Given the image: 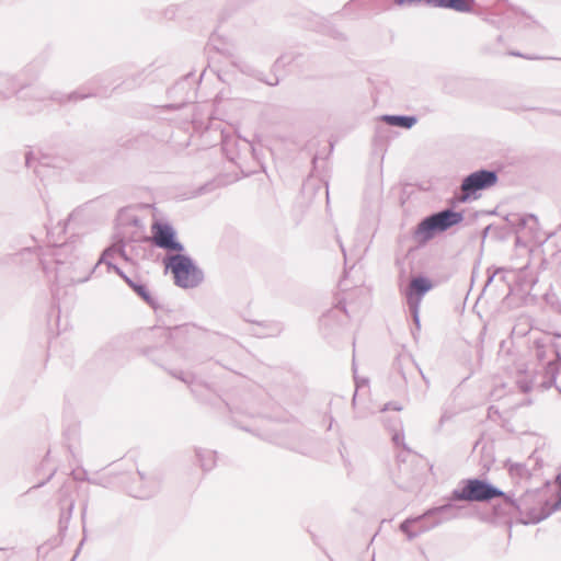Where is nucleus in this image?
Returning <instances> with one entry per match:
<instances>
[{
	"label": "nucleus",
	"instance_id": "obj_34",
	"mask_svg": "<svg viewBox=\"0 0 561 561\" xmlns=\"http://www.w3.org/2000/svg\"><path fill=\"white\" fill-rule=\"evenodd\" d=\"M550 113L556 114V115H561V112L556 111V110H551Z\"/></svg>",
	"mask_w": 561,
	"mask_h": 561
},
{
	"label": "nucleus",
	"instance_id": "obj_14",
	"mask_svg": "<svg viewBox=\"0 0 561 561\" xmlns=\"http://www.w3.org/2000/svg\"><path fill=\"white\" fill-rule=\"evenodd\" d=\"M541 501L542 502H539L537 512L534 517L528 519V523H531L533 525L542 522L556 511L561 510V492H558L556 499L551 501L547 497L546 492L542 490Z\"/></svg>",
	"mask_w": 561,
	"mask_h": 561
},
{
	"label": "nucleus",
	"instance_id": "obj_28",
	"mask_svg": "<svg viewBox=\"0 0 561 561\" xmlns=\"http://www.w3.org/2000/svg\"><path fill=\"white\" fill-rule=\"evenodd\" d=\"M500 271H502V268H499V270H496L495 272H493V273H491V274H490V270H488V274H489V275H488V279H486L485 286L490 285V284L493 282V279H494V277H495L496 273H497V272H500Z\"/></svg>",
	"mask_w": 561,
	"mask_h": 561
},
{
	"label": "nucleus",
	"instance_id": "obj_9",
	"mask_svg": "<svg viewBox=\"0 0 561 561\" xmlns=\"http://www.w3.org/2000/svg\"><path fill=\"white\" fill-rule=\"evenodd\" d=\"M151 234L153 243L159 248L179 252L183 250L182 244L175 240L174 229L165 222H153Z\"/></svg>",
	"mask_w": 561,
	"mask_h": 561
},
{
	"label": "nucleus",
	"instance_id": "obj_22",
	"mask_svg": "<svg viewBox=\"0 0 561 561\" xmlns=\"http://www.w3.org/2000/svg\"><path fill=\"white\" fill-rule=\"evenodd\" d=\"M435 0H393V3L398 7H412L416 4H424L430 8H434Z\"/></svg>",
	"mask_w": 561,
	"mask_h": 561
},
{
	"label": "nucleus",
	"instance_id": "obj_23",
	"mask_svg": "<svg viewBox=\"0 0 561 561\" xmlns=\"http://www.w3.org/2000/svg\"><path fill=\"white\" fill-rule=\"evenodd\" d=\"M504 228L494 227L493 225L486 226L482 231V239L484 240L490 231H494V234L499 239H505Z\"/></svg>",
	"mask_w": 561,
	"mask_h": 561
},
{
	"label": "nucleus",
	"instance_id": "obj_37",
	"mask_svg": "<svg viewBox=\"0 0 561 561\" xmlns=\"http://www.w3.org/2000/svg\"><path fill=\"white\" fill-rule=\"evenodd\" d=\"M400 374H401L402 378L405 379V375L402 371H400Z\"/></svg>",
	"mask_w": 561,
	"mask_h": 561
},
{
	"label": "nucleus",
	"instance_id": "obj_29",
	"mask_svg": "<svg viewBox=\"0 0 561 561\" xmlns=\"http://www.w3.org/2000/svg\"><path fill=\"white\" fill-rule=\"evenodd\" d=\"M510 55L512 56H516V57H523V58H526V59H540V57H530V56H525L523 55L522 53L519 51H511Z\"/></svg>",
	"mask_w": 561,
	"mask_h": 561
},
{
	"label": "nucleus",
	"instance_id": "obj_33",
	"mask_svg": "<svg viewBox=\"0 0 561 561\" xmlns=\"http://www.w3.org/2000/svg\"><path fill=\"white\" fill-rule=\"evenodd\" d=\"M135 288H136V290H137L140 295H144V293H142L144 288H142V287H135Z\"/></svg>",
	"mask_w": 561,
	"mask_h": 561
},
{
	"label": "nucleus",
	"instance_id": "obj_17",
	"mask_svg": "<svg viewBox=\"0 0 561 561\" xmlns=\"http://www.w3.org/2000/svg\"><path fill=\"white\" fill-rule=\"evenodd\" d=\"M476 0H435L434 8L449 9L460 13L473 11Z\"/></svg>",
	"mask_w": 561,
	"mask_h": 561
},
{
	"label": "nucleus",
	"instance_id": "obj_25",
	"mask_svg": "<svg viewBox=\"0 0 561 561\" xmlns=\"http://www.w3.org/2000/svg\"><path fill=\"white\" fill-rule=\"evenodd\" d=\"M409 311L411 313L415 331L419 332L421 330L420 308H416V309L415 308H409Z\"/></svg>",
	"mask_w": 561,
	"mask_h": 561
},
{
	"label": "nucleus",
	"instance_id": "obj_7",
	"mask_svg": "<svg viewBox=\"0 0 561 561\" xmlns=\"http://www.w3.org/2000/svg\"><path fill=\"white\" fill-rule=\"evenodd\" d=\"M434 288L433 280L425 275L413 276L409 284L401 289L408 308H420L424 296Z\"/></svg>",
	"mask_w": 561,
	"mask_h": 561
},
{
	"label": "nucleus",
	"instance_id": "obj_24",
	"mask_svg": "<svg viewBox=\"0 0 561 561\" xmlns=\"http://www.w3.org/2000/svg\"><path fill=\"white\" fill-rule=\"evenodd\" d=\"M286 446L291 449V450H295V451H298L300 454H308L309 453V447L305 444H294L290 442L289 437H287V440H286Z\"/></svg>",
	"mask_w": 561,
	"mask_h": 561
},
{
	"label": "nucleus",
	"instance_id": "obj_2",
	"mask_svg": "<svg viewBox=\"0 0 561 561\" xmlns=\"http://www.w3.org/2000/svg\"><path fill=\"white\" fill-rule=\"evenodd\" d=\"M499 495H504L496 485L492 484L486 479L468 478L462 479L458 488L453 490V500H460L461 502H479L485 503L497 499Z\"/></svg>",
	"mask_w": 561,
	"mask_h": 561
},
{
	"label": "nucleus",
	"instance_id": "obj_19",
	"mask_svg": "<svg viewBox=\"0 0 561 561\" xmlns=\"http://www.w3.org/2000/svg\"><path fill=\"white\" fill-rule=\"evenodd\" d=\"M506 467L514 479L529 480L531 477L530 470L524 463L507 461Z\"/></svg>",
	"mask_w": 561,
	"mask_h": 561
},
{
	"label": "nucleus",
	"instance_id": "obj_5",
	"mask_svg": "<svg viewBox=\"0 0 561 561\" xmlns=\"http://www.w3.org/2000/svg\"><path fill=\"white\" fill-rule=\"evenodd\" d=\"M460 500H453V491L446 497V503L434 506L425 511L420 519L423 518H432V523L424 527L423 529H433L436 526L449 522L453 519H457L461 516L462 506L459 505Z\"/></svg>",
	"mask_w": 561,
	"mask_h": 561
},
{
	"label": "nucleus",
	"instance_id": "obj_36",
	"mask_svg": "<svg viewBox=\"0 0 561 561\" xmlns=\"http://www.w3.org/2000/svg\"><path fill=\"white\" fill-rule=\"evenodd\" d=\"M557 481L560 482V484H561V474L557 476Z\"/></svg>",
	"mask_w": 561,
	"mask_h": 561
},
{
	"label": "nucleus",
	"instance_id": "obj_31",
	"mask_svg": "<svg viewBox=\"0 0 561 561\" xmlns=\"http://www.w3.org/2000/svg\"><path fill=\"white\" fill-rule=\"evenodd\" d=\"M355 2H356V0H352V1L347 2V3L345 4V7H344V10H348V9H351V8H352V5H353V4H355Z\"/></svg>",
	"mask_w": 561,
	"mask_h": 561
},
{
	"label": "nucleus",
	"instance_id": "obj_18",
	"mask_svg": "<svg viewBox=\"0 0 561 561\" xmlns=\"http://www.w3.org/2000/svg\"><path fill=\"white\" fill-rule=\"evenodd\" d=\"M380 119L389 126L401 127L404 129H411L417 123V117L415 115L385 114Z\"/></svg>",
	"mask_w": 561,
	"mask_h": 561
},
{
	"label": "nucleus",
	"instance_id": "obj_38",
	"mask_svg": "<svg viewBox=\"0 0 561 561\" xmlns=\"http://www.w3.org/2000/svg\"><path fill=\"white\" fill-rule=\"evenodd\" d=\"M312 541H313L314 543H317V540H316V537H314V536H312Z\"/></svg>",
	"mask_w": 561,
	"mask_h": 561
},
{
	"label": "nucleus",
	"instance_id": "obj_3",
	"mask_svg": "<svg viewBox=\"0 0 561 561\" xmlns=\"http://www.w3.org/2000/svg\"><path fill=\"white\" fill-rule=\"evenodd\" d=\"M164 265L171 272L174 284L182 288H194L204 279L203 271L187 255L174 254L164 259Z\"/></svg>",
	"mask_w": 561,
	"mask_h": 561
},
{
	"label": "nucleus",
	"instance_id": "obj_15",
	"mask_svg": "<svg viewBox=\"0 0 561 561\" xmlns=\"http://www.w3.org/2000/svg\"><path fill=\"white\" fill-rule=\"evenodd\" d=\"M454 206L451 204V207L433 213L442 233L461 224L465 219L463 211L454 210Z\"/></svg>",
	"mask_w": 561,
	"mask_h": 561
},
{
	"label": "nucleus",
	"instance_id": "obj_1",
	"mask_svg": "<svg viewBox=\"0 0 561 561\" xmlns=\"http://www.w3.org/2000/svg\"><path fill=\"white\" fill-rule=\"evenodd\" d=\"M533 350L543 368L540 386L545 389L553 386L561 393V382L558 380L561 366V335L543 334L534 340Z\"/></svg>",
	"mask_w": 561,
	"mask_h": 561
},
{
	"label": "nucleus",
	"instance_id": "obj_4",
	"mask_svg": "<svg viewBox=\"0 0 561 561\" xmlns=\"http://www.w3.org/2000/svg\"><path fill=\"white\" fill-rule=\"evenodd\" d=\"M499 181L495 170L479 169L465 176L460 184V192L455 193L453 205L468 203L480 197L479 192L494 186Z\"/></svg>",
	"mask_w": 561,
	"mask_h": 561
},
{
	"label": "nucleus",
	"instance_id": "obj_35",
	"mask_svg": "<svg viewBox=\"0 0 561 561\" xmlns=\"http://www.w3.org/2000/svg\"><path fill=\"white\" fill-rule=\"evenodd\" d=\"M356 396H357V391H355V393L353 394V404L355 403Z\"/></svg>",
	"mask_w": 561,
	"mask_h": 561
},
{
	"label": "nucleus",
	"instance_id": "obj_20",
	"mask_svg": "<svg viewBox=\"0 0 561 561\" xmlns=\"http://www.w3.org/2000/svg\"><path fill=\"white\" fill-rule=\"evenodd\" d=\"M394 423L396 424L393 425L391 433L392 443L396 446H402L404 449H408L407 445L404 444V434L400 417H394Z\"/></svg>",
	"mask_w": 561,
	"mask_h": 561
},
{
	"label": "nucleus",
	"instance_id": "obj_21",
	"mask_svg": "<svg viewBox=\"0 0 561 561\" xmlns=\"http://www.w3.org/2000/svg\"><path fill=\"white\" fill-rule=\"evenodd\" d=\"M516 9L508 5L507 2L504 0L501 1L495 9V14H502L504 16L502 20V24L507 26L511 25V23L505 20L511 19L513 15H516Z\"/></svg>",
	"mask_w": 561,
	"mask_h": 561
},
{
	"label": "nucleus",
	"instance_id": "obj_16",
	"mask_svg": "<svg viewBox=\"0 0 561 561\" xmlns=\"http://www.w3.org/2000/svg\"><path fill=\"white\" fill-rule=\"evenodd\" d=\"M421 515L404 519L399 529L407 536L408 540H413L421 534L428 531L430 529H423L432 523V518L420 519Z\"/></svg>",
	"mask_w": 561,
	"mask_h": 561
},
{
	"label": "nucleus",
	"instance_id": "obj_13",
	"mask_svg": "<svg viewBox=\"0 0 561 561\" xmlns=\"http://www.w3.org/2000/svg\"><path fill=\"white\" fill-rule=\"evenodd\" d=\"M504 219L506 222L505 227H503L505 238L510 233H515L516 234V244H518L520 241L518 232L520 230L525 229L529 221L534 222V225L538 224L537 217L533 214L522 215V214L513 213V214L506 215Z\"/></svg>",
	"mask_w": 561,
	"mask_h": 561
},
{
	"label": "nucleus",
	"instance_id": "obj_26",
	"mask_svg": "<svg viewBox=\"0 0 561 561\" xmlns=\"http://www.w3.org/2000/svg\"><path fill=\"white\" fill-rule=\"evenodd\" d=\"M403 408L400 403L396 402V401H390L388 403H386L383 405V408L381 409L382 412L385 411H388V410H393V411H401Z\"/></svg>",
	"mask_w": 561,
	"mask_h": 561
},
{
	"label": "nucleus",
	"instance_id": "obj_8",
	"mask_svg": "<svg viewBox=\"0 0 561 561\" xmlns=\"http://www.w3.org/2000/svg\"><path fill=\"white\" fill-rule=\"evenodd\" d=\"M283 392L289 403H301L307 393L304 376L291 368L286 369L283 374Z\"/></svg>",
	"mask_w": 561,
	"mask_h": 561
},
{
	"label": "nucleus",
	"instance_id": "obj_12",
	"mask_svg": "<svg viewBox=\"0 0 561 561\" xmlns=\"http://www.w3.org/2000/svg\"><path fill=\"white\" fill-rule=\"evenodd\" d=\"M442 233L433 213L422 218L413 230V239L419 245H425Z\"/></svg>",
	"mask_w": 561,
	"mask_h": 561
},
{
	"label": "nucleus",
	"instance_id": "obj_30",
	"mask_svg": "<svg viewBox=\"0 0 561 561\" xmlns=\"http://www.w3.org/2000/svg\"><path fill=\"white\" fill-rule=\"evenodd\" d=\"M336 240H337V242H339V244H340V248H341V251H342L343 255L345 256V255H346V252H345V249H344V247H343V243H342L341 239L337 237V238H336Z\"/></svg>",
	"mask_w": 561,
	"mask_h": 561
},
{
	"label": "nucleus",
	"instance_id": "obj_10",
	"mask_svg": "<svg viewBox=\"0 0 561 561\" xmlns=\"http://www.w3.org/2000/svg\"><path fill=\"white\" fill-rule=\"evenodd\" d=\"M347 318L345 306L340 304L325 311L319 319V327L324 337L335 334Z\"/></svg>",
	"mask_w": 561,
	"mask_h": 561
},
{
	"label": "nucleus",
	"instance_id": "obj_6",
	"mask_svg": "<svg viewBox=\"0 0 561 561\" xmlns=\"http://www.w3.org/2000/svg\"><path fill=\"white\" fill-rule=\"evenodd\" d=\"M499 501L492 505V522L505 524L510 527L513 523H525L519 517V508L514 493H505L497 496Z\"/></svg>",
	"mask_w": 561,
	"mask_h": 561
},
{
	"label": "nucleus",
	"instance_id": "obj_11",
	"mask_svg": "<svg viewBox=\"0 0 561 561\" xmlns=\"http://www.w3.org/2000/svg\"><path fill=\"white\" fill-rule=\"evenodd\" d=\"M542 490H527L525 491L518 499H516V503L518 505L519 517L525 523L523 525H529L528 519L533 518L537 512L539 502L541 501Z\"/></svg>",
	"mask_w": 561,
	"mask_h": 561
},
{
	"label": "nucleus",
	"instance_id": "obj_27",
	"mask_svg": "<svg viewBox=\"0 0 561 561\" xmlns=\"http://www.w3.org/2000/svg\"><path fill=\"white\" fill-rule=\"evenodd\" d=\"M394 417H396V416H392V417H385V419L382 420V422H383V424H385V427H386L390 433H392V427H393V425L396 424V423H394Z\"/></svg>",
	"mask_w": 561,
	"mask_h": 561
},
{
	"label": "nucleus",
	"instance_id": "obj_32",
	"mask_svg": "<svg viewBox=\"0 0 561 561\" xmlns=\"http://www.w3.org/2000/svg\"><path fill=\"white\" fill-rule=\"evenodd\" d=\"M520 388H522V390H523L524 392H528V391L530 390V387H529V386H527V385H525V386H520Z\"/></svg>",
	"mask_w": 561,
	"mask_h": 561
}]
</instances>
